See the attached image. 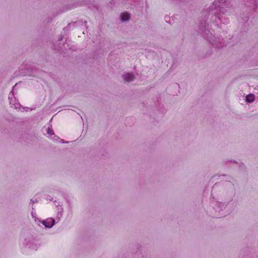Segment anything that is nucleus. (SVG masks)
<instances>
[{
	"label": "nucleus",
	"mask_w": 258,
	"mask_h": 258,
	"mask_svg": "<svg viewBox=\"0 0 258 258\" xmlns=\"http://www.w3.org/2000/svg\"><path fill=\"white\" fill-rule=\"evenodd\" d=\"M228 0H215L208 8V14L207 19H210L211 23L218 26L221 24L228 22V18L225 17V9L222 7L226 6Z\"/></svg>",
	"instance_id": "nucleus-1"
},
{
	"label": "nucleus",
	"mask_w": 258,
	"mask_h": 258,
	"mask_svg": "<svg viewBox=\"0 0 258 258\" xmlns=\"http://www.w3.org/2000/svg\"><path fill=\"white\" fill-rule=\"evenodd\" d=\"M206 22H205L204 24L202 23L199 26L198 32L209 41L213 47L216 48L222 47L225 44V41L223 39L216 37L215 35H213V31H211L208 29V28H206Z\"/></svg>",
	"instance_id": "nucleus-2"
},
{
	"label": "nucleus",
	"mask_w": 258,
	"mask_h": 258,
	"mask_svg": "<svg viewBox=\"0 0 258 258\" xmlns=\"http://www.w3.org/2000/svg\"><path fill=\"white\" fill-rule=\"evenodd\" d=\"M21 246L22 248H31L32 249L36 250L35 247L36 246L34 245L33 241L31 238L25 239L21 242Z\"/></svg>",
	"instance_id": "nucleus-3"
},
{
	"label": "nucleus",
	"mask_w": 258,
	"mask_h": 258,
	"mask_svg": "<svg viewBox=\"0 0 258 258\" xmlns=\"http://www.w3.org/2000/svg\"><path fill=\"white\" fill-rule=\"evenodd\" d=\"M55 223V220L52 218H48L42 221V224L46 228H51Z\"/></svg>",
	"instance_id": "nucleus-4"
},
{
	"label": "nucleus",
	"mask_w": 258,
	"mask_h": 258,
	"mask_svg": "<svg viewBox=\"0 0 258 258\" xmlns=\"http://www.w3.org/2000/svg\"><path fill=\"white\" fill-rule=\"evenodd\" d=\"M122 78L124 81L130 82L134 80L135 76L132 73H124L122 75Z\"/></svg>",
	"instance_id": "nucleus-5"
},
{
	"label": "nucleus",
	"mask_w": 258,
	"mask_h": 258,
	"mask_svg": "<svg viewBox=\"0 0 258 258\" xmlns=\"http://www.w3.org/2000/svg\"><path fill=\"white\" fill-rule=\"evenodd\" d=\"M225 206L226 204L225 203H222L219 202H216L214 204V208L216 211L220 212V211L222 210L223 209H224L225 208Z\"/></svg>",
	"instance_id": "nucleus-6"
},
{
	"label": "nucleus",
	"mask_w": 258,
	"mask_h": 258,
	"mask_svg": "<svg viewBox=\"0 0 258 258\" xmlns=\"http://www.w3.org/2000/svg\"><path fill=\"white\" fill-rule=\"evenodd\" d=\"M12 94L9 95V99L10 100V104L12 106H14L15 108H17L18 106V104L15 102V98H13L14 95V89H13L11 91Z\"/></svg>",
	"instance_id": "nucleus-7"
},
{
	"label": "nucleus",
	"mask_w": 258,
	"mask_h": 258,
	"mask_svg": "<svg viewBox=\"0 0 258 258\" xmlns=\"http://www.w3.org/2000/svg\"><path fill=\"white\" fill-rule=\"evenodd\" d=\"M120 18L122 22L127 21L130 18V15L127 13H122L120 15Z\"/></svg>",
	"instance_id": "nucleus-8"
},
{
	"label": "nucleus",
	"mask_w": 258,
	"mask_h": 258,
	"mask_svg": "<svg viewBox=\"0 0 258 258\" xmlns=\"http://www.w3.org/2000/svg\"><path fill=\"white\" fill-rule=\"evenodd\" d=\"M255 97L254 95L250 94L245 97V101L248 103H251L254 100Z\"/></svg>",
	"instance_id": "nucleus-9"
},
{
	"label": "nucleus",
	"mask_w": 258,
	"mask_h": 258,
	"mask_svg": "<svg viewBox=\"0 0 258 258\" xmlns=\"http://www.w3.org/2000/svg\"><path fill=\"white\" fill-rule=\"evenodd\" d=\"M47 133L48 135H49L50 136L51 135H54V133H53V131L52 128V127H48L47 129Z\"/></svg>",
	"instance_id": "nucleus-10"
},
{
	"label": "nucleus",
	"mask_w": 258,
	"mask_h": 258,
	"mask_svg": "<svg viewBox=\"0 0 258 258\" xmlns=\"http://www.w3.org/2000/svg\"><path fill=\"white\" fill-rule=\"evenodd\" d=\"M256 8V5L254 4L253 9H254Z\"/></svg>",
	"instance_id": "nucleus-11"
},
{
	"label": "nucleus",
	"mask_w": 258,
	"mask_h": 258,
	"mask_svg": "<svg viewBox=\"0 0 258 258\" xmlns=\"http://www.w3.org/2000/svg\"><path fill=\"white\" fill-rule=\"evenodd\" d=\"M250 1L251 2H254V3H255V0H250Z\"/></svg>",
	"instance_id": "nucleus-12"
}]
</instances>
